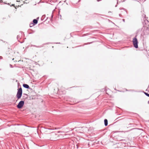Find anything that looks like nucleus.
Returning <instances> with one entry per match:
<instances>
[{"label": "nucleus", "mask_w": 149, "mask_h": 149, "mask_svg": "<svg viewBox=\"0 0 149 149\" xmlns=\"http://www.w3.org/2000/svg\"><path fill=\"white\" fill-rule=\"evenodd\" d=\"M132 42L134 47L136 48H138V42L136 37L133 38Z\"/></svg>", "instance_id": "nucleus-1"}, {"label": "nucleus", "mask_w": 149, "mask_h": 149, "mask_svg": "<svg viewBox=\"0 0 149 149\" xmlns=\"http://www.w3.org/2000/svg\"><path fill=\"white\" fill-rule=\"evenodd\" d=\"M24 104V102L23 101H21L19 102V109L22 108Z\"/></svg>", "instance_id": "nucleus-2"}, {"label": "nucleus", "mask_w": 149, "mask_h": 149, "mask_svg": "<svg viewBox=\"0 0 149 149\" xmlns=\"http://www.w3.org/2000/svg\"><path fill=\"white\" fill-rule=\"evenodd\" d=\"M22 94V89L21 87L19 88V98H20Z\"/></svg>", "instance_id": "nucleus-3"}, {"label": "nucleus", "mask_w": 149, "mask_h": 149, "mask_svg": "<svg viewBox=\"0 0 149 149\" xmlns=\"http://www.w3.org/2000/svg\"><path fill=\"white\" fill-rule=\"evenodd\" d=\"M17 88L18 89H17V97L18 99H19V82L17 83Z\"/></svg>", "instance_id": "nucleus-4"}, {"label": "nucleus", "mask_w": 149, "mask_h": 149, "mask_svg": "<svg viewBox=\"0 0 149 149\" xmlns=\"http://www.w3.org/2000/svg\"><path fill=\"white\" fill-rule=\"evenodd\" d=\"M23 87L25 88H26L27 89H28V88H29V86L27 84H23Z\"/></svg>", "instance_id": "nucleus-5"}, {"label": "nucleus", "mask_w": 149, "mask_h": 149, "mask_svg": "<svg viewBox=\"0 0 149 149\" xmlns=\"http://www.w3.org/2000/svg\"><path fill=\"white\" fill-rule=\"evenodd\" d=\"M104 125L105 126H106L108 125V121L107 119H105L104 120Z\"/></svg>", "instance_id": "nucleus-6"}, {"label": "nucleus", "mask_w": 149, "mask_h": 149, "mask_svg": "<svg viewBox=\"0 0 149 149\" xmlns=\"http://www.w3.org/2000/svg\"><path fill=\"white\" fill-rule=\"evenodd\" d=\"M33 24H36L38 23V20L36 19H34L33 20Z\"/></svg>", "instance_id": "nucleus-7"}, {"label": "nucleus", "mask_w": 149, "mask_h": 149, "mask_svg": "<svg viewBox=\"0 0 149 149\" xmlns=\"http://www.w3.org/2000/svg\"><path fill=\"white\" fill-rule=\"evenodd\" d=\"M80 128V127H76V128H75L74 129H73V130H79V129Z\"/></svg>", "instance_id": "nucleus-8"}, {"label": "nucleus", "mask_w": 149, "mask_h": 149, "mask_svg": "<svg viewBox=\"0 0 149 149\" xmlns=\"http://www.w3.org/2000/svg\"><path fill=\"white\" fill-rule=\"evenodd\" d=\"M144 93L146 96L149 97V94H148L147 93H146V92H144Z\"/></svg>", "instance_id": "nucleus-9"}, {"label": "nucleus", "mask_w": 149, "mask_h": 149, "mask_svg": "<svg viewBox=\"0 0 149 149\" xmlns=\"http://www.w3.org/2000/svg\"><path fill=\"white\" fill-rule=\"evenodd\" d=\"M10 68H13V67L12 66V65H11V64H10Z\"/></svg>", "instance_id": "nucleus-10"}, {"label": "nucleus", "mask_w": 149, "mask_h": 149, "mask_svg": "<svg viewBox=\"0 0 149 149\" xmlns=\"http://www.w3.org/2000/svg\"><path fill=\"white\" fill-rule=\"evenodd\" d=\"M24 95H25L26 96V97H25V98H27V95L26 94H24Z\"/></svg>", "instance_id": "nucleus-11"}, {"label": "nucleus", "mask_w": 149, "mask_h": 149, "mask_svg": "<svg viewBox=\"0 0 149 149\" xmlns=\"http://www.w3.org/2000/svg\"><path fill=\"white\" fill-rule=\"evenodd\" d=\"M17 108H19V104H18L17 105Z\"/></svg>", "instance_id": "nucleus-12"}, {"label": "nucleus", "mask_w": 149, "mask_h": 149, "mask_svg": "<svg viewBox=\"0 0 149 149\" xmlns=\"http://www.w3.org/2000/svg\"><path fill=\"white\" fill-rule=\"evenodd\" d=\"M2 58H2V56H0V59H2Z\"/></svg>", "instance_id": "nucleus-13"}, {"label": "nucleus", "mask_w": 149, "mask_h": 149, "mask_svg": "<svg viewBox=\"0 0 149 149\" xmlns=\"http://www.w3.org/2000/svg\"><path fill=\"white\" fill-rule=\"evenodd\" d=\"M14 80V81H15V80H14H14ZM15 81L16 82H17V80H15Z\"/></svg>", "instance_id": "nucleus-14"}, {"label": "nucleus", "mask_w": 149, "mask_h": 149, "mask_svg": "<svg viewBox=\"0 0 149 149\" xmlns=\"http://www.w3.org/2000/svg\"><path fill=\"white\" fill-rule=\"evenodd\" d=\"M116 1H117V4H118V0H116Z\"/></svg>", "instance_id": "nucleus-15"}, {"label": "nucleus", "mask_w": 149, "mask_h": 149, "mask_svg": "<svg viewBox=\"0 0 149 149\" xmlns=\"http://www.w3.org/2000/svg\"><path fill=\"white\" fill-rule=\"evenodd\" d=\"M123 21L124 22H125V19H123Z\"/></svg>", "instance_id": "nucleus-16"}, {"label": "nucleus", "mask_w": 149, "mask_h": 149, "mask_svg": "<svg viewBox=\"0 0 149 149\" xmlns=\"http://www.w3.org/2000/svg\"><path fill=\"white\" fill-rule=\"evenodd\" d=\"M119 16H120V17H121V14H119Z\"/></svg>", "instance_id": "nucleus-17"}, {"label": "nucleus", "mask_w": 149, "mask_h": 149, "mask_svg": "<svg viewBox=\"0 0 149 149\" xmlns=\"http://www.w3.org/2000/svg\"><path fill=\"white\" fill-rule=\"evenodd\" d=\"M101 0H97V1H100Z\"/></svg>", "instance_id": "nucleus-18"}, {"label": "nucleus", "mask_w": 149, "mask_h": 149, "mask_svg": "<svg viewBox=\"0 0 149 149\" xmlns=\"http://www.w3.org/2000/svg\"><path fill=\"white\" fill-rule=\"evenodd\" d=\"M148 103L149 104V100L148 101Z\"/></svg>", "instance_id": "nucleus-19"}, {"label": "nucleus", "mask_w": 149, "mask_h": 149, "mask_svg": "<svg viewBox=\"0 0 149 149\" xmlns=\"http://www.w3.org/2000/svg\"><path fill=\"white\" fill-rule=\"evenodd\" d=\"M117 6V5H116V6H115V7H116Z\"/></svg>", "instance_id": "nucleus-20"}, {"label": "nucleus", "mask_w": 149, "mask_h": 149, "mask_svg": "<svg viewBox=\"0 0 149 149\" xmlns=\"http://www.w3.org/2000/svg\"><path fill=\"white\" fill-rule=\"evenodd\" d=\"M15 67H17V66H16V65H15Z\"/></svg>", "instance_id": "nucleus-21"}, {"label": "nucleus", "mask_w": 149, "mask_h": 149, "mask_svg": "<svg viewBox=\"0 0 149 149\" xmlns=\"http://www.w3.org/2000/svg\"><path fill=\"white\" fill-rule=\"evenodd\" d=\"M14 59V58H13L12 60H13Z\"/></svg>", "instance_id": "nucleus-22"}, {"label": "nucleus", "mask_w": 149, "mask_h": 149, "mask_svg": "<svg viewBox=\"0 0 149 149\" xmlns=\"http://www.w3.org/2000/svg\"><path fill=\"white\" fill-rule=\"evenodd\" d=\"M122 9H123V10H125V9L124 8H122Z\"/></svg>", "instance_id": "nucleus-23"}, {"label": "nucleus", "mask_w": 149, "mask_h": 149, "mask_svg": "<svg viewBox=\"0 0 149 149\" xmlns=\"http://www.w3.org/2000/svg\"><path fill=\"white\" fill-rule=\"evenodd\" d=\"M18 36H17V39L18 38Z\"/></svg>", "instance_id": "nucleus-24"}, {"label": "nucleus", "mask_w": 149, "mask_h": 149, "mask_svg": "<svg viewBox=\"0 0 149 149\" xmlns=\"http://www.w3.org/2000/svg\"><path fill=\"white\" fill-rule=\"evenodd\" d=\"M51 17H53V16H52H52H51Z\"/></svg>", "instance_id": "nucleus-25"}, {"label": "nucleus", "mask_w": 149, "mask_h": 149, "mask_svg": "<svg viewBox=\"0 0 149 149\" xmlns=\"http://www.w3.org/2000/svg\"><path fill=\"white\" fill-rule=\"evenodd\" d=\"M57 43L60 44V43L59 42V43Z\"/></svg>", "instance_id": "nucleus-26"}, {"label": "nucleus", "mask_w": 149, "mask_h": 149, "mask_svg": "<svg viewBox=\"0 0 149 149\" xmlns=\"http://www.w3.org/2000/svg\"><path fill=\"white\" fill-rule=\"evenodd\" d=\"M120 10H121V9H120Z\"/></svg>", "instance_id": "nucleus-27"}]
</instances>
